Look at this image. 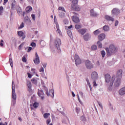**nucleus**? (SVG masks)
Returning a JSON list of instances; mask_svg holds the SVG:
<instances>
[{
  "mask_svg": "<svg viewBox=\"0 0 125 125\" xmlns=\"http://www.w3.org/2000/svg\"><path fill=\"white\" fill-rule=\"evenodd\" d=\"M104 78L106 83H110L109 87L108 88L109 90H112L111 87L113 86V84H114V82H115V79H116V77H115V76H113L111 80V76L110 75V74H105L104 75Z\"/></svg>",
  "mask_w": 125,
  "mask_h": 125,
  "instance_id": "obj_1",
  "label": "nucleus"
},
{
  "mask_svg": "<svg viewBox=\"0 0 125 125\" xmlns=\"http://www.w3.org/2000/svg\"><path fill=\"white\" fill-rule=\"evenodd\" d=\"M105 50L106 51L107 55L111 56V55H112V54H114L115 52L117 51L118 48L112 44L109 46V48H106Z\"/></svg>",
  "mask_w": 125,
  "mask_h": 125,
  "instance_id": "obj_2",
  "label": "nucleus"
},
{
  "mask_svg": "<svg viewBox=\"0 0 125 125\" xmlns=\"http://www.w3.org/2000/svg\"><path fill=\"white\" fill-rule=\"evenodd\" d=\"M74 60L75 61V64L76 66L82 64V60L80 58V56L77 54H75L74 56Z\"/></svg>",
  "mask_w": 125,
  "mask_h": 125,
  "instance_id": "obj_3",
  "label": "nucleus"
},
{
  "mask_svg": "<svg viewBox=\"0 0 125 125\" xmlns=\"http://www.w3.org/2000/svg\"><path fill=\"white\" fill-rule=\"evenodd\" d=\"M55 43L56 44V47H57V49L59 50L60 49V45H61V40L59 38L56 39L55 42Z\"/></svg>",
  "mask_w": 125,
  "mask_h": 125,
  "instance_id": "obj_4",
  "label": "nucleus"
},
{
  "mask_svg": "<svg viewBox=\"0 0 125 125\" xmlns=\"http://www.w3.org/2000/svg\"><path fill=\"white\" fill-rule=\"evenodd\" d=\"M85 66L87 69H91L92 68H93V64H92L91 62L87 60L85 62Z\"/></svg>",
  "mask_w": 125,
  "mask_h": 125,
  "instance_id": "obj_5",
  "label": "nucleus"
},
{
  "mask_svg": "<svg viewBox=\"0 0 125 125\" xmlns=\"http://www.w3.org/2000/svg\"><path fill=\"white\" fill-rule=\"evenodd\" d=\"M122 77H123V70L119 69L117 72L116 79H119L120 80H122Z\"/></svg>",
  "mask_w": 125,
  "mask_h": 125,
  "instance_id": "obj_6",
  "label": "nucleus"
},
{
  "mask_svg": "<svg viewBox=\"0 0 125 125\" xmlns=\"http://www.w3.org/2000/svg\"><path fill=\"white\" fill-rule=\"evenodd\" d=\"M35 56L36 58L34 60V62L36 65H39L40 64V57H39L38 53L36 52Z\"/></svg>",
  "mask_w": 125,
  "mask_h": 125,
  "instance_id": "obj_7",
  "label": "nucleus"
},
{
  "mask_svg": "<svg viewBox=\"0 0 125 125\" xmlns=\"http://www.w3.org/2000/svg\"><path fill=\"white\" fill-rule=\"evenodd\" d=\"M38 95L39 97H41L42 100H43L44 98V93H43V90H39L38 92Z\"/></svg>",
  "mask_w": 125,
  "mask_h": 125,
  "instance_id": "obj_8",
  "label": "nucleus"
},
{
  "mask_svg": "<svg viewBox=\"0 0 125 125\" xmlns=\"http://www.w3.org/2000/svg\"><path fill=\"white\" fill-rule=\"evenodd\" d=\"M12 98L14 100H16V94H15V86H12Z\"/></svg>",
  "mask_w": 125,
  "mask_h": 125,
  "instance_id": "obj_9",
  "label": "nucleus"
},
{
  "mask_svg": "<svg viewBox=\"0 0 125 125\" xmlns=\"http://www.w3.org/2000/svg\"><path fill=\"white\" fill-rule=\"evenodd\" d=\"M122 79H120L119 78H116L115 82H114V86L116 87H118L120 86L121 85V81Z\"/></svg>",
  "mask_w": 125,
  "mask_h": 125,
  "instance_id": "obj_10",
  "label": "nucleus"
},
{
  "mask_svg": "<svg viewBox=\"0 0 125 125\" xmlns=\"http://www.w3.org/2000/svg\"><path fill=\"white\" fill-rule=\"evenodd\" d=\"M91 77L93 80L98 79V74H97V72L95 71L93 72L91 74Z\"/></svg>",
  "mask_w": 125,
  "mask_h": 125,
  "instance_id": "obj_11",
  "label": "nucleus"
},
{
  "mask_svg": "<svg viewBox=\"0 0 125 125\" xmlns=\"http://www.w3.org/2000/svg\"><path fill=\"white\" fill-rule=\"evenodd\" d=\"M111 12L113 15H119L120 14V10L117 8H114Z\"/></svg>",
  "mask_w": 125,
  "mask_h": 125,
  "instance_id": "obj_12",
  "label": "nucleus"
},
{
  "mask_svg": "<svg viewBox=\"0 0 125 125\" xmlns=\"http://www.w3.org/2000/svg\"><path fill=\"white\" fill-rule=\"evenodd\" d=\"M71 8L73 10H75V11H80L81 10V7L78 5H76L75 6L71 5Z\"/></svg>",
  "mask_w": 125,
  "mask_h": 125,
  "instance_id": "obj_13",
  "label": "nucleus"
},
{
  "mask_svg": "<svg viewBox=\"0 0 125 125\" xmlns=\"http://www.w3.org/2000/svg\"><path fill=\"white\" fill-rule=\"evenodd\" d=\"M27 86L29 92H32V83H31V81L27 82Z\"/></svg>",
  "mask_w": 125,
  "mask_h": 125,
  "instance_id": "obj_14",
  "label": "nucleus"
},
{
  "mask_svg": "<svg viewBox=\"0 0 125 125\" xmlns=\"http://www.w3.org/2000/svg\"><path fill=\"white\" fill-rule=\"evenodd\" d=\"M90 38H91V36L89 33H87L83 36V39L86 42L89 41V39H90Z\"/></svg>",
  "mask_w": 125,
  "mask_h": 125,
  "instance_id": "obj_15",
  "label": "nucleus"
},
{
  "mask_svg": "<svg viewBox=\"0 0 125 125\" xmlns=\"http://www.w3.org/2000/svg\"><path fill=\"white\" fill-rule=\"evenodd\" d=\"M87 31V29L86 28H83V29H80L78 30V32H79V34L81 35H83Z\"/></svg>",
  "mask_w": 125,
  "mask_h": 125,
  "instance_id": "obj_16",
  "label": "nucleus"
},
{
  "mask_svg": "<svg viewBox=\"0 0 125 125\" xmlns=\"http://www.w3.org/2000/svg\"><path fill=\"white\" fill-rule=\"evenodd\" d=\"M72 21L74 22V23H79L80 22V19H79V17L73 16L72 17Z\"/></svg>",
  "mask_w": 125,
  "mask_h": 125,
  "instance_id": "obj_17",
  "label": "nucleus"
},
{
  "mask_svg": "<svg viewBox=\"0 0 125 125\" xmlns=\"http://www.w3.org/2000/svg\"><path fill=\"white\" fill-rule=\"evenodd\" d=\"M119 93L120 95H121V96H123V95H125V86L121 88L119 90Z\"/></svg>",
  "mask_w": 125,
  "mask_h": 125,
  "instance_id": "obj_18",
  "label": "nucleus"
},
{
  "mask_svg": "<svg viewBox=\"0 0 125 125\" xmlns=\"http://www.w3.org/2000/svg\"><path fill=\"white\" fill-rule=\"evenodd\" d=\"M104 18L107 21H111L112 22L114 21V18L109 16L108 15L105 16Z\"/></svg>",
  "mask_w": 125,
  "mask_h": 125,
  "instance_id": "obj_19",
  "label": "nucleus"
},
{
  "mask_svg": "<svg viewBox=\"0 0 125 125\" xmlns=\"http://www.w3.org/2000/svg\"><path fill=\"white\" fill-rule=\"evenodd\" d=\"M105 34L102 33L98 36V40L100 41H103L105 38Z\"/></svg>",
  "mask_w": 125,
  "mask_h": 125,
  "instance_id": "obj_20",
  "label": "nucleus"
},
{
  "mask_svg": "<svg viewBox=\"0 0 125 125\" xmlns=\"http://www.w3.org/2000/svg\"><path fill=\"white\" fill-rule=\"evenodd\" d=\"M90 16L93 17H97V16H98V14L94 12L93 9H91L90 10Z\"/></svg>",
  "mask_w": 125,
  "mask_h": 125,
  "instance_id": "obj_21",
  "label": "nucleus"
},
{
  "mask_svg": "<svg viewBox=\"0 0 125 125\" xmlns=\"http://www.w3.org/2000/svg\"><path fill=\"white\" fill-rule=\"evenodd\" d=\"M33 10V8L31 6H28L26 8V11L27 13H30Z\"/></svg>",
  "mask_w": 125,
  "mask_h": 125,
  "instance_id": "obj_22",
  "label": "nucleus"
},
{
  "mask_svg": "<svg viewBox=\"0 0 125 125\" xmlns=\"http://www.w3.org/2000/svg\"><path fill=\"white\" fill-rule=\"evenodd\" d=\"M56 26L58 33L60 35H62V32H61V30H60V29L59 28V24H58V23H56Z\"/></svg>",
  "mask_w": 125,
  "mask_h": 125,
  "instance_id": "obj_23",
  "label": "nucleus"
},
{
  "mask_svg": "<svg viewBox=\"0 0 125 125\" xmlns=\"http://www.w3.org/2000/svg\"><path fill=\"white\" fill-rule=\"evenodd\" d=\"M104 31H105V32H107V31H109V27L108 25H104L103 28Z\"/></svg>",
  "mask_w": 125,
  "mask_h": 125,
  "instance_id": "obj_24",
  "label": "nucleus"
},
{
  "mask_svg": "<svg viewBox=\"0 0 125 125\" xmlns=\"http://www.w3.org/2000/svg\"><path fill=\"white\" fill-rule=\"evenodd\" d=\"M31 82L32 83H34V84H38V80H37V79H36L35 78H32L31 79Z\"/></svg>",
  "mask_w": 125,
  "mask_h": 125,
  "instance_id": "obj_25",
  "label": "nucleus"
},
{
  "mask_svg": "<svg viewBox=\"0 0 125 125\" xmlns=\"http://www.w3.org/2000/svg\"><path fill=\"white\" fill-rule=\"evenodd\" d=\"M75 27L76 30H80V29L82 28V24H77L76 25H75Z\"/></svg>",
  "mask_w": 125,
  "mask_h": 125,
  "instance_id": "obj_26",
  "label": "nucleus"
},
{
  "mask_svg": "<svg viewBox=\"0 0 125 125\" xmlns=\"http://www.w3.org/2000/svg\"><path fill=\"white\" fill-rule=\"evenodd\" d=\"M50 116V113H44L43 114V118L44 119H47V118L49 117Z\"/></svg>",
  "mask_w": 125,
  "mask_h": 125,
  "instance_id": "obj_27",
  "label": "nucleus"
},
{
  "mask_svg": "<svg viewBox=\"0 0 125 125\" xmlns=\"http://www.w3.org/2000/svg\"><path fill=\"white\" fill-rule=\"evenodd\" d=\"M78 0H72V4H71V5H78Z\"/></svg>",
  "mask_w": 125,
  "mask_h": 125,
  "instance_id": "obj_28",
  "label": "nucleus"
},
{
  "mask_svg": "<svg viewBox=\"0 0 125 125\" xmlns=\"http://www.w3.org/2000/svg\"><path fill=\"white\" fill-rule=\"evenodd\" d=\"M18 35L19 37H23V36H24V32L21 31H18Z\"/></svg>",
  "mask_w": 125,
  "mask_h": 125,
  "instance_id": "obj_29",
  "label": "nucleus"
},
{
  "mask_svg": "<svg viewBox=\"0 0 125 125\" xmlns=\"http://www.w3.org/2000/svg\"><path fill=\"white\" fill-rule=\"evenodd\" d=\"M97 44L99 48H102V43L100 41L97 42Z\"/></svg>",
  "mask_w": 125,
  "mask_h": 125,
  "instance_id": "obj_30",
  "label": "nucleus"
},
{
  "mask_svg": "<svg viewBox=\"0 0 125 125\" xmlns=\"http://www.w3.org/2000/svg\"><path fill=\"white\" fill-rule=\"evenodd\" d=\"M101 53L103 58H104L105 57V55H106V52H105L104 50H102Z\"/></svg>",
  "mask_w": 125,
  "mask_h": 125,
  "instance_id": "obj_31",
  "label": "nucleus"
},
{
  "mask_svg": "<svg viewBox=\"0 0 125 125\" xmlns=\"http://www.w3.org/2000/svg\"><path fill=\"white\" fill-rule=\"evenodd\" d=\"M9 63L11 67L13 68V61H12V59H9Z\"/></svg>",
  "mask_w": 125,
  "mask_h": 125,
  "instance_id": "obj_32",
  "label": "nucleus"
},
{
  "mask_svg": "<svg viewBox=\"0 0 125 125\" xmlns=\"http://www.w3.org/2000/svg\"><path fill=\"white\" fill-rule=\"evenodd\" d=\"M92 50H96L97 49V46L96 45H93L91 46Z\"/></svg>",
  "mask_w": 125,
  "mask_h": 125,
  "instance_id": "obj_33",
  "label": "nucleus"
},
{
  "mask_svg": "<svg viewBox=\"0 0 125 125\" xmlns=\"http://www.w3.org/2000/svg\"><path fill=\"white\" fill-rule=\"evenodd\" d=\"M94 34L95 35V36H97V35H99V34H100V31L98 29L94 31Z\"/></svg>",
  "mask_w": 125,
  "mask_h": 125,
  "instance_id": "obj_34",
  "label": "nucleus"
},
{
  "mask_svg": "<svg viewBox=\"0 0 125 125\" xmlns=\"http://www.w3.org/2000/svg\"><path fill=\"white\" fill-rule=\"evenodd\" d=\"M33 107L34 108H38L39 107V103L35 102L33 104Z\"/></svg>",
  "mask_w": 125,
  "mask_h": 125,
  "instance_id": "obj_35",
  "label": "nucleus"
},
{
  "mask_svg": "<svg viewBox=\"0 0 125 125\" xmlns=\"http://www.w3.org/2000/svg\"><path fill=\"white\" fill-rule=\"evenodd\" d=\"M3 13V7L1 6L0 7V15H1L2 13Z\"/></svg>",
  "mask_w": 125,
  "mask_h": 125,
  "instance_id": "obj_36",
  "label": "nucleus"
},
{
  "mask_svg": "<svg viewBox=\"0 0 125 125\" xmlns=\"http://www.w3.org/2000/svg\"><path fill=\"white\" fill-rule=\"evenodd\" d=\"M67 34L70 38H72V32L70 30L67 31Z\"/></svg>",
  "mask_w": 125,
  "mask_h": 125,
  "instance_id": "obj_37",
  "label": "nucleus"
},
{
  "mask_svg": "<svg viewBox=\"0 0 125 125\" xmlns=\"http://www.w3.org/2000/svg\"><path fill=\"white\" fill-rule=\"evenodd\" d=\"M22 28H24V22H21V23L20 24L18 29H22Z\"/></svg>",
  "mask_w": 125,
  "mask_h": 125,
  "instance_id": "obj_38",
  "label": "nucleus"
},
{
  "mask_svg": "<svg viewBox=\"0 0 125 125\" xmlns=\"http://www.w3.org/2000/svg\"><path fill=\"white\" fill-rule=\"evenodd\" d=\"M59 10H61L62 11H64V12H66V11L65 10L64 7H59Z\"/></svg>",
  "mask_w": 125,
  "mask_h": 125,
  "instance_id": "obj_39",
  "label": "nucleus"
},
{
  "mask_svg": "<svg viewBox=\"0 0 125 125\" xmlns=\"http://www.w3.org/2000/svg\"><path fill=\"white\" fill-rule=\"evenodd\" d=\"M31 74H32V75H34V74H35V73H36V69L32 68L31 69Z\"/></svg>",
  "mask_w": 125,
  "mask_h": 125,
  "instance_id": "obj_40",
  "label": "nucleus"
},
{
  "mask_svg": "<svg viewBox=\"0 0 125 125\" xmlns=\"http://www.w3.org/2000/svg\"><path fill=\"white\" fill-rule=\"evenodd\" d=\"M59 16L62 18L64 17V16H65V13L62 12V13L59 14Z\"/></svg>",
  "mask_w": 125,
  "mask_h": 125,
  "instance_id": "obj_41",
  "label": "nucleus"
},
{
  "mask_svg": "<svg viewBox=\"0 0 125 125\" xmlns=\"http://www.w3.org/2000/svg\"><path fill=\"white\" fill-rule=\"evenodd\" d=\"M22 61L23 62H26L27 59H26V57L23 56V57L22 58Z\"/></svg>",
  "mask_w": 125,
  "mask_h": 125,
  "instance_id": "obj_42",
  "label": "nucleus"
},
{
  "mask_svg": "<svg viewBox=\"0 0 125 125\" xmlns=\"http://www.w3.org/2000/svg\"><path fill=\"white\" fill-rule=\"evenodd\" d=\"M31 17H32V19H33V20H34V21H35V20H36V16L35 15V14H32Z\"/></svg>",
  "mask_w": 125,
  "mask_h": 125,
  "instance_id": "obj_43",
  "label": "nucleus"
},
{
  "mask_svg": "<svg viewBox=\"0 0 125 125\" xmlns=\"http://www.w3.org/2000/svg\"><path fill=\"white\" fill-rule=\"evenodd\" d=\"M14 6H15V4H14V3H12L11 4V8L12 9H14Z\"/></svg>",
  "mask_w": 125,
  "mask_h": 125,
  "instance_id": "obj_44",
  "label": "nucleus"
},
{
  "mask_svg": "<svg viewBox=\"0 0 125 125\" xmlns=\"http://www.w3.org/2000/svg\"><path fill=\"white\" fill-rule=\"evenodd\" d=\"M50 122H51V121L50 120V119H48L46 120V124L47 125H49V124H50Z\"/></svg>",
  "mask_w": 125,
  "mask_h": 125,
  "instance_id": "obj_45",
  "label": "nucleus"
},
{
  "mask_svg": "<svg viewBox=\"0 0 125 125\" xmlns=\"http://www.w3.org/2000/svg\"><path fill=\"white\" fill-rule=\"evenodd\" d=\"M98 104H99V106H100V107H101L102 109H103V106H102V104H101V103L99 102H98Z\"/></svg>",
  "mask_w": 125,
  "mask_h": 125,
  "instance_id": "obj_46",
  "label": "nucleus"
},
{
  "mask_svg": "<svg viewBox=\"0 0 125 125\" xmlns=\"http://www.w3.org/2000/svg\"><path fill=\"white\" fill-rule=\"evenodd\" d=\"M31 46H32L33 47H35L36 46V43L34 42H32L31 43Z\"/></svg>",
  "mask_w": 125,
  "mask_h": 125,
  "instance_id": "obj_47",
  "label": "nucleus"
},
{
  "mask_svg": "<svg viewBox=\"0 0 125 125\" xmlns=\"http://www.w3.org/2000/svg\"><path fill=\"white\" fill-rule=\"evenodd\" d=\"M26 20L28 21L29 24H32V21H31V20L29 19V18H28Z\"/></svg>",
  "mask_w": 125,
  "mask_h": 125,
  "instance_id": "obj_48",
  "label": "nucleus"
},
{
  "mask_svg": "<svg viewBox=\"0 0 125 125\" xmlns=\"http://www.w3.org/2000/svg\"><path fill=\"white\" fill-rule=\"evenodd\" d=\"M27 75H28V78H32V75H31V74H30V73H27Z\"/></svg>",
  "mask_w": 125,
  "mask_h": 125,
  "instance_id": "obj_49",
  "label": "nucleus"
},
{
  "mask_svg": "<svg viewBox=\"0 0 125 125\" xmlns=\"http://www.w3.org/2000/svg\"><path fill=\"white\" fill-rule=\"evenodd\" d=\"M8 1V0H4V2L3 3V5H5Z\"/></svg>",
  "mask_w": 125,
  "mask_h": 125,
  "instance_id": "obj_50",
  "label": "nucleus"
},
{
  "mask_svg": "<svg viewBox=\"0 0 125 125\" xmlns=\"http://www.w3.org/2000/svg\"><path fill=\"white\" fill-rule=\"evenodd\" d=\"M2 42H3V40H1L0 43V46H3V43Z\"/></svg>",
  "mask_w": 125,
  "mask_h": 125,
  "instance_id": "obj_51",
  "label": "nucleus"
},
{
  "mask_svg": "<svg viewBox=\"0 0 125 125\" xmlns=\"http://www.w3.org/2000/svg\"><path fill=\"white\" fill-rule=\"evenodd\" d=\"M81 120L82 121H84L85 120V118L84 117V116H81Z\"/></svg>",
  "mask_w": 125,
  "mask_h": 125,
  "instance_id": "obj_52",
  "label": "nucleus"
},
{
  "mask_svg": "<svg viewBox=\"0 0 125 125\" xmlns=\"http://www.w3.org/2000/svg\"><path fill=\"white\" fill-rule=\"evenodd\" d=\"M119 25V21H116L115 23V26H117Z\"/></svg>",
  "mask_w": 125,
  "mask_h": 125,
  "instance_id": "obj_53",
  "label": "nucleus"
},
{
  "mask_svg": "<svg viewBox=\"0 0 125 125\" xmlns=\"http://www.w3.org/2000/svg\"><path fill=\"white\" fill-rule=\"evenodd\" d=\"M93 86H97V84L96 83V81H95L93 82Z\"/></svg>",
  "mask_w": 125,
  "mask_h": 125,
  "instance_id": "obj_54",
  "label": "nucleus"
},
{
  "mask_svg": "<svg viewBox=\"0 0 125 125\" xmlns=\"http://www.w3.org/2000/svg\"><path fill=\"white\" fill-rule=\"evenodd\" d=\"M31 50H32V47H29L28 48L27 52H30V51H31Z\"/></svg>",
  "mask_w": 125,
  "mask_h": 125,
  "instance_id": "obj_55",
  "label": "nucleus"
},
{
  "mask_svg": "<svg viewBox=\"0 0 125 125\" xmlns=\"http://www.w3.org/2000/svg\"><path fill=\"white\" fill-rule=\"evenodd\" d=\"M40 72H44V69L43 68V67H42L40 70Z\"/></svg>",
  "mask_w": 125,
  "mask_h": 125,
  "instance_id": "obj_56",
  "label": "nucleus"
},
{
  "mask_svg": "<svg viewBox=\"0 0 125 125\" xmlns=\"http://www.w3.org/2000/svg\"><path fill=\"white\" fill-rule=\"evenodd\" d=\"M12 102L14 104V105L16 103V100H12Z\"/></svg>",
  "mask_w": 125,
  "mask_h": 125,
  "instance_id": "obj_57",
  "label": "nucleus"
},
{
  "mask_svg": "<svg viewBox=\"0 0 125 125\" xmlns=\"http://www.w3.org/2000/svg\"><path fill=\"white\" fill-rule=\"evenodd\" d=\"M72 95L73 97H75V96H76L75 93H74V92H73V91H72Z\"/></svg>",
  "mask_w": 125,
  "mask_h": 125,
  "instance_id": "obj_58",
  "label": "nucleus"
},
{
  "mask_svg": "<svg viewBox=\"0 0 125 125\" xmlns=\"http://www.w3.org/2000/svg\"><path fill=\"white\" fill-rule=\"evenodd\" d=\"M42 66L44 68H45V67H46V63L42 64Z\"/></svg>",
  "mask_w": 125,
  "mask_h": 125,
  "instance_id": "obj_59",
  "label": "nucleus"
},
{
  "mask_svg": "<svg viewBox=\"0 0 125 125\" xmlns=\"http://www.w3.org/2000/svg\"><path fill=\"white\" fill-rule=\"evenodd\" d=\"M87 83L89 85V88L91 87V85H90V83H89L88 81L87 82Z\"/></svg>",
  "mask_w": 125,
  "mask_h": 125,
  "instance_id": "obj_60",
  "label": "nucleus"
},
{
  "mask_svg": "<svg viewBox=\"0 0 125 125\" xmlns=\"http://www.w3.org/2000/svg\"><path fill=\"white\" fill-rule=\"evenodd\" d=\"M45 93L47 95V96H49V94L48 93V90L46 91V93Z\"/></svg>",
  "mask_w": 125,
  "mask_h": 125,
  "instance_id": "obj_61",
  "label": "nucleus"
},
{
  "mask_svg": "<svg viewBox=\"0 0 125 125\" xmlns=\"http://www.w3.org/2000/svg\"><path fill=\"white\" fill-rule=\"evenodd\" d=\"M71 28H73V25H71L69 26H68V29H71Z\"/></svg>",
  "mask_w": 125,
  "mask_h": 125,
  "instance_id": "obj_62",
  "label": "nucleus"
},
{
  "mask_svg": "<svg viewBox=\"0 0 125 125\" xmlns=\"http://www.w3.org/2000/svg\"><path fill=\"white\" fill-rule=\"evenodd\" d=\"M19 120L20 121V122L22 121V119L21 118V117H19Z\"/></svg>",
  "mask_w": 125,
  "mask_h": 125,
  "instance_id": "obj_63",
  "label": "nucleus"
},
{
  "mask_svg": "<svg viewBox=\"0 0 125 125\" xmlns=\"http://www.w3.org/2000/svg\"><path fill=\"white\" fill-rule=\"evenodd\" d=\"M17 12H18V13H21V11H19V10H17Z\"/></svg>",
  "mask_w": 125,
  "mask_h": 125,
  "instance_id": "obj_64",
  "label": "nucleus"
}]
</instances>
